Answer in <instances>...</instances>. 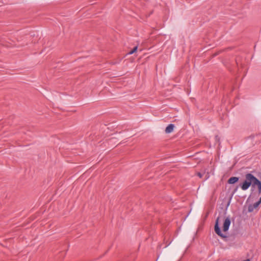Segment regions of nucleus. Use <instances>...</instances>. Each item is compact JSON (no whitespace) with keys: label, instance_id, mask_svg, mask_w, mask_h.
<instances>
[{"label":"nucleus","instance_id":"obj_1","mask_svg":"<svg viewBox=\"0 0 261 261\" xmlns=\"http://www.w3.org/2000/svg\"><path fill=\"white\" fill-rule=\"evenodd\" d=\"M250 186H251V190L256 186L258 190V194H261V181L252 173H248L245 174V180L240 184V187L242 190L246 191Z\"/></svg>","mask_w":261,"mask_h":261},{"label":"nucleus","instance_id":"obj_2","mask_svg":"<svg viewBox=\"0 0 261 261\" xmlns=\"http://www.w3.org/2000/svg\"><path fill=\"white\" fill-rule=\"evenodd\" d=\"M219 217H217L215 221L214 231L218 236L223 239L225 241H227L228 240V237L227 236L222 232L221 227L219 224Z\"/></svg>","mask_w":261,"mask_h":261},{"label":"nucleus","instance_id":"obj_3","mask_svg":"<svg viewBox=\"0 0 261 261\" xmlns=\"http://www.w3.org/2000/svg\"><path fill=\"white\" fill-rule=\"evenodd\" d=\"M231 224V220L229 217L226 218L223 223L222 229L224 232H226L229 230Z\"/></svg>","mask_w":261,"mask_h":261},{"label":"nucleus","instance_id":"obj_4","mask_svg":"<svg viewBox=\"0 0 261 261\" xmlns=\"http://www.w3.org/2000/svg\"><path fill=\"white\" fill-rule=\"evenodd\" d=\"M239 178H240L239 177H236V176L231 177L227 180V183L229 184H231V185L234 184L236 182L239 181Z\"/></svg>","mask_w":261,"mask_h":261},{"label":"nucleus","instance_id":"obj_5","mask_svg":"<svg viewBox=\"0 0 261 261\" xmlns=\"http://www.w3.org/2000/svg\"><path fill=\"white\" fill-rule=\"evenodd\" d=\"M175 127V125L173 124H169L168 125V126L166 127L165 129V133L166 134H169L172 132L174 130V128Z\"/></svg>","mask_w":261,"mask_h":261},{"label":"nucleus","instance_id":"obj_6","mask_svg":"<svg viewBox=\"0 0 261 261\" xmlns=\"http://www.w3.org/2000/svg\"><path fill=\"white\" fill-rule=\"evenodd\" d=\"M138 50V46H135L131 50H130L127 55H132L136 53Z\"/></svg>","mask_w":261,"mask_h":261},{"label":"nucleus","instance_id":"obj_7","mask_svg":"<svg viewBox=\"0 0 261 261\" xmlns=\"http://www.w3.org/2000/svg\"><path fill=\"white\" fill-rule=\"evenodd\" d=\"M239 187L240 188V185H238V186H237L234 188V189L233 190V191H232V193H231V195L230 197H231L232 198V197H233V195H234V194L237 192V191H238V188H239Z\"/></svg>","mask_w":261,"mask_h":261},{"label":"nucleus","instance_id":"obj_8","mask_svg":"<svg viewBox=\"0 0 261 261\" xmlns=\"http://www.w3.org/2000/svg\"><path fill=\"white\" fill-rule=\"evenodd\" d=\"M255 209L252 204H249L248 207V212L249 213L252 212Z\"/></svg>","mask_w":261,"mask_h":261},{"label":"nucleus","instance_id":"obj_9","mask_svg":"<svg viewBox=\"0 0 261 261\" xmlns=\"http://www.w3.org/2000/svg\"><path fill=\"white\" fill-rule=\"evenodd\" d=\"M215 139L216 142L219 145L220 144V137L218 135H216Z\"/></svg>","mask_w":261,"mask_h":261},{"label":"nucleus","instance_id":"obj_10","mask_svg":"<svg viewBox=\"0 0 261 261\" xmlns=\"http://www.w3.org/2000/svg\"><path fill=\"white\" fill-rule=\"evenodd\" d=\"M260 203L257 201L256 202H255L252 205L254 207V208L255 209L258 207Z\"/></svg>","mask_w":261,"mask_h":261},{"label":"nucleus","instance_id":"obj_11","mask_svg":"<svg viewBox=\"0 0 261 261\" xmlns=\"http://www.w3.org/2000/svg\"><path fill=\"white\" fill-rule=\"evenodd\" d=\"M231 199H232V197H230L229 198V200L226 204V210L227 209V208L228 207V206H229L230 205V202H231Z\"/></svg>","mask_w":261,"mask_h":261},{"label":"nucleus","instance_id":"obj_12","mask_svg":"<svg viewBox=\"0 0 261 261\" xmlns=\"http://www.w3.org/2000/svg\"><path fill=\"white\" fill-rule=\"evenodd\" d=\"M196 174L200 178H201L203 176V174L200 172H197Z\"/></svg>","mask_w":261,"mask_h":261},{"label":"nucleus","instance_id":"obj_13","mask_svg":"<svg viewBox=\"0 0 261 261\" xmlns=\"http://www.w3.org/2000/svg\"><path fill=\"white\" fill-rule=\"evenodd\" d=\"M258 201L261 203V196H260V197L259 198V200Z\"/></svg>","mask_w":261,"mask_h":261}]
</instances>
